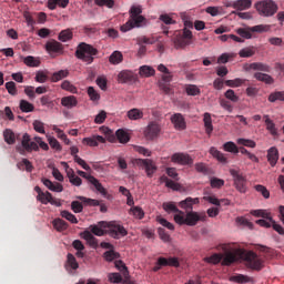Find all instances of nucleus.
<instances>
[{
    "mask_svg": "<svg viewBox=\"0 0 284 284\" xmlns=\"http://www.w3.org/2000/svg\"><path fill=\"white\" fill-rule=\"evenodd\" d=\"M109 63L112 65H119V63H123V53H121V51H113L109 57Z\"/></svg>",
    "mask_w": 284,
    "mask_h": 284,
    "instance_id": "obj_34",
    "label": "nucleus"
},
{
    "mask_svg": "<svg viewBox=\"0 0 284 284\" xmlns=\"http://www.w3.org/2000/svg\"><path fill=\"white\" fill-rule=\"evenodd\" d=\"M210 154H212L214 159H217L220 163H227V158H225V155L221 151H219L216 148L212 146L210 149Z\"/></svg>",
    "mask_w": 284,
    "mask_h": 284,
    "instance_id": "obj_44",
    "label": "nucleus"
},
{
    "mask_svg": "<svg viewBox=\"0 0 284 284\" xmlns=\"http://www.w3.org/2000/svg\"><path fill=\"white\" fill-rule=\"evenodd\" d=\"M69 72L68 70H60L58 72H54L51 77V81L53 83H58V81H61L62 79H65L68 77Z\"/></svg>",
    "mask_w": 284,
    "mask_h": 284,
    "instance_id": "obj_54",
    "label": "nucleus"
},
{
    "mask_svg": "<svg viewBox=\"0 0 284 284\" xmlns=\"http://www.w3.org/2000/svg\"><path fill=\"white\" fill-rule=\"evenodd\" d=\"M64 267L67 272H69V274L77 272V268L79 267V262H77V257H74L72 253H68Z\"/></svg>",
    "mask_w": 284,
    "mask_h": 284,
    "instance_id": "obj_18",
    "label": "nucleus"
},
{
    "mask_svg": "<svg viewBox=\"0 0 284 284\" xmlns=\"http://www.w3.org/2000/svg\"><path fill=\"white\" fill-rule=\"evenodd\" d=\"M254 189L256 190V192L262 194V196H264L265 199H270V191L264 185L257 184L254 186Z\"/></svg>",
    "mask_w": 284,
    "mask_h": 284,
    "instance_id": "obj_64",
    "label": "nucleus"
},
{
    "mask_svg": "<svg viewBox=\"0 0 284 284\" xmlns=\"http://www.w3.org/2000/svg\"><path fill=\"white\" fill-rule=\"evenodd\" d=\"M130 214H133L134 219H143V216H145V212H143V209H141L140 206H133L130 209Z\"/></svg>",
    "mask_w": 284,
    "mask_h": 284,
    "instance_id": "obj_56",
    "label": "nucleus"
},
{
    "mask_svg": "<svg viewBox=\"0 0 284 284\" xmlns=\"http://www.w3.org/2000/svg\"><path fill=\"white\" fill-rule=\"evenodd\" d=\"M72 37H74V34L72 33V30L65 29L59 33L58 39L59 41H62V43H65L68 41H72Z\"/></svg>",
    "mask_w": 284,
    "mask_h": 284,
    "instance_id": "obj_39",
    "label": "nucleus"
},
{
    "mask_svg": "<svg viewBox=\"0 0 284 284\" xmlns=\"http://www.w3.org/2000/svg\"><path fill=\"white\" fill-rule=\"evenodd\" d=\"M82 143L84 145H89L90 148H97L99 143H105V138L101 135H93L92 138H84Z\"/></svg>",
    "mask_w": 284,
    "mask_h": 284,
    "instance_id": "obj_20",
    "label": "nucleus"
},
{
    "mask_svg": "<svg viewBox=\"0 0 284 284\" xmlns=\"http://www.w3.org/2000/svg\"><path fill=\"white\" fill-rule=\"evenodd\" d=\"M254 79H256V81H262V83H266L267 85L274 83V78L267 73L257 72L254 74Z\"/></svg>",
    "mask_w": 284,
    "mask_h": 284,
    "instance_id": "obj_32",
    "label": "nucleus"
},
{
    "mask_svg": "<svg viewBox=\"0 0 284 284\" xmlns=\"http://www.w3.org/2000/svg\"><path fill=\"white\" fill-rule=\"evenodd\" d=\"M139 74L140 77L150 78V77H154V74H156V71L154 70V68L150 65H142L140 67Z\"/></svg>",
    "mask_w": 284,
    "mask_h": 284,
    "instance_id": "obj_37",
    "label": "nucleus"
},
{
    "mask_svg": "<svg viewBox=\"0 0 284 284\" xmlns=\"http://www.w3.org/2000/svg\"><path fill=\"white\" fill-rule=\"evenodd\" d=\"M158 39L154 37L148 38L145 36H142L140 38H138V44L139 45H143V43L145 45H154V43H156Z\"/></svg>",
    "mask_w": 284,
    "mask_h": 284,
    "instance_id": "obj_51",
    "label": "nucleus"
},
{
    "mask_svg": "<svg viewBox=\"0 0 284 284\" xmlns=\"http://www.w3.org/2000/svg\"><path fill=\"white\" fill-rule=\"evenodd\" d=\"M236 143L237 145H244V148H256V142H254V140L240 138Z\"/></svg>",
    "mask_w": 284,
    "mask_h": 284,
    "instance_id": "obj_58",
    "label": "nucleus"
},
{
    "mask_svg": "<svg viewBox=\"0 0 284 284\" xmlns=\"http://www.w3.org/2000/svg\"><path fill=\"white\" fill-rule=\"evenodd\" d=\"M79 101H77V97L69 95L61 99V105L68 108V110H72V108H77Z\"/></svg>",
    "mask_w": 284,
    "mask_h": 284,
    "instance_id": "obj_27",
    "label": "nucleus"
},
{
    "mask_svg": "<svg viewBox=\"0 0 284 284\" xmlns=\"http://www.w3.org/2000/svg\"><path fill=\"white\" fill-rule=\"evenodd\" d=\"M62 165H64V168H67V175H68L70 183L75 185V187L81 186L83 181L81 180V178H79V176H77V174H74V170L70 169V166L65 162H62Z\"/></svg>",
    "mask_w": 284,
    "mask_h": 284,
    "instance_id": "obj_16",
    "label": "nucleus"
},
{
    "mask_svg": "<svg viewBox=\"0 0 284 284\" xmlns=\"http://www.w3.org/2000/svg\"><path fill=\"white\" fill-rule=\"evenodd\" d=\"M191 39H192V31L187 28H184L182 37L176 38L174 40V43L176 48H185L186 45H190Z\"/></svg>",
    "mask_w": 284,
    "mask_h": 284,
    "instance_id": "obj_13",
    "label": "nucleus"
},
{
    "mask_svg": "<svg viewBox=\"0 0 284 284\" xmlns=\"http://www.w3.org/2000/svg\"><path fill=\"white\" fill-rule=\"evenodd\" d=\"M45 50L49 54H63V44L57 40H50L45 43Z\"/></svg>",
    "mask_w": 284,
    "mask_h": 284,
    "instance_id": "obj_15",
    "label": "nucleus"
},
{
    "mask_svg": "<svg viewBox=\"0 0 284 284\" xmlns=\"http://www.w3.org/2000/svg\"><path fill=\"white\" fill-rule=\"evenodd\" d=\"M201 215H199L196 212L191 211L186 213L183 212V214H175L174 215V221L178 223V225H189V226H194L201 221Z\"/></svg>",
    "mask_w": 284,
    "mask_h": 284,
    "instance_id": "obj_6",
    "label": "nucleus"
},
{
    "mask_svg": "<svg viewBox=\"0 0 284 284\" xmlns=\"http://www.w3.org/2000/svg\"><path fill=\"white\" fill-rule=\"evenodd\" d=\"M6 90L11 94V97H17L19 91L17 90V84L13 81L6 83Z\"/></svg>",
    "mask_w": 284,
    "mask_h": 284,
    "instance_id": "obj_62",
    "label": "nucleus"
},
{
    "mask_svg": "<svg viewBox=\"0 0 284 284\" xmlns=\"http://www.w3.org/2000/svg\"><path fill=\"white\" fill-rule=\"evenodd\" d=\"M53 227L57 230V232H64V230L68 229V222L61 220V219H55L53 220Z\"/></svg>",
    "mask_w": 284,
    "mask_h": 284,
    "instance_id": "obj_48",
    "label": "nucleus"
},
{
    "mask_svg": "<svg viewBox=\"0 0 284 284\" xmlns=\"http://www.w3.org/2000/svg\"><path fill=\"white\" fill-rule=\"evenodd\" d=\"M186 94H189V97H199L201 89L194 84H190L186 87Z\"/></svg>",
    "mask_w": 284,
    "mask_h": 284,
    "instance_id": "obj_60",
    "label": "nucleus"
},
{
    "mask_svg": "<svg viewBox=\"0 0 284 284\" xmlns=\"http://www.w3.org/2000/svg\"><path fill=\"white\" fill-rule=\"evenodd\" d=\"M225 99H227V101H231V103H239L240 99L239 95L236 94V92H234V90L229 89L226 90V92L224 93Z\"/></svg>",
    "mask_w": 284,
    "mask_h": 284,
    "instance_id": "obj_53",
    "label": "nucleus"
},
{
    "mask_svg": "<svg viewBox=\"0 0 284 284\" xmlns=\"http://www.w3.org/2000/svg\"><path fill=\"white\" fill-rule=\"evenodd\" d=\"M162 207L164 210V212H166L168 214H183V211L179 210V207L176 206V203L174 202H164L162 204Z\"/></svg>",
    "mask_w": 284,
    "mask_h": 284,
    "instance_id": "obj_30",
    "label": "nucleus"
},
{
    "mask_svg": "<svg viewBox=\"0 0 284 284\" xmlns=\"http://www.w3.org/2000/svg\"><path fill=\"white\" fill-rule=\"evenodd\" d=\"M159 72H162V81H164L163 83H172V79H174V75L172 74V72H170V69H168V67H165L164 64H160L158 67Z\"/></svg>",
    "mask_w": 284,
    "mask_h": 284,
    "instance_id": "obj_26",
    "label": "nucleus"
},
{
    "mask_svg": "<svg viewBox=\"0 0 284 284\" xmlns=\"http://www.w3.org/2000/svg\"><path fill=\"white\" fill-rule=\"evenodd\" d=\"M171 122L173 123L175 130H185L187 128L185 123V118H183V114L181 113H175L171 116Z\"/></svg>",
    "mask_w": 284,
    "mask_h": 284,
    "instance_id": "obj_17",
    "label": "nucleus"
},
{
    "mask_svg": "<svg viewBox=\"0 0 284 284\" xmlns=\"http://www.w3.org/2000/svg\"><path fill=\"white\" fill-rule=\"evenodd\" d=\"M251 70H257L260 72H270V65L262 62H253L250 64Z\"/></svg>",
    "mask_w": 284,
    "mask_h": 284,
    "instance_id": "obj_50",
    "label": "nucleus"
},
{
    "mask_svg": "<svg viewBox=\"0 0 284 284\" xmlns=\"http://www.w3.org/2000/svg\"><path fill=\"white\" fill-rule=\"evenodd\" d=\"M203 123L205 128V133L207 134V136H212V132H214V125H212V114L207 112L204 113Z\"/></svg>",
    "mask_w": 284,
    "mask_h": 284,
    "instance_id": "obj_25",
    "label": "nucleus"
},
{
    "mask_svg": "<svg viewBox=\"0 0 284 284\" xmlns=\"http://www.w3.org/2000/svg\"><path fill=\"white\" fill-rule=\"evenodd\" d=\"M36 142H32L30 139V134L24 133L22 136L21 145L26 152H39V145L43 142V140L39 136L34 138Z\"/></svg>",
    "mask_w": 284,
    "mask_h": 284,
    "instance_id": "obj_8",
    "label": "nucleus"
},
{
    "mask_svg": "<svg viewBox=\"0 0 284 284\" xmlns=\"http://www.w3.org/2000/svg\"><path fill=\"white\" fill-rule=\"evenodd\" d=\"M139 81V75L130 70H122L118 74V83H128L129 85H132V83H136Z\"/></svg>",
    "mask_w": 284,
    "mask_h": 284,
    "instance_id": "obj_10",
    "label": "nucleus"
},
{
    "mask_svg": "<svg viewBox=\"0 0 284 284\" xmlns=\"http://www.w3.org/2000/svg\"><path fill=\"white\" fill-rule=\"evenodd\" d=\"M42 183L51 192H61L63 190V185L61 183H59V182L53 183L52 181H50L49 179H45V178L42 179Z\"/></svg>",
    "mask_w": 284,
    "mask_h": 284,
    "instance_id": "obj_29",
    "label": "nucleus"
},
{
    "mask_svg": "<svg viewBox=\"0 0 284 284\" xmlns=\"http://www.w3.org/2000/svg\"><path fill=\"white\" fill-rule=\"evenodd\" d=\"M61 216L62 219H65L70 223H73V224L79 223V220H77V216L69 211H62Z\"/></svg>",
    "mask_w": 284,
    "mask_h": 284,
    "instance_id": "obj_59",
    "label": "nucleus"
},
{
    "mask_svg": "<svg viewBox=\"0 0 284 284\" xmlns=\"http://www.w3.org/2000/svg\"><path fill=\"white\" fill-rule=\"evenodd\" d=\"M171 161L178 163V165H192L194 163V160L187 153H174Z\"/></svg>",
    "mask_w": 284,
    "mask_h": 284,
    "instance_id": "obj_12",
    "label": "nucleus"
},
{
    "mask_svg": "<svg viewBox=\"0 0 284 284\" xmlns=\"http://www.w3.org/2000/svg\"><path fill=\"white\" fill-rule=\"evenodd\" d=\"M199 197H186L184 201H181L179 205L182 210H193V206L199 205Z\"/></svg>",
    "mask_w": 284,
    "mask_h": 284,
    "instance_id": "obj_23",
    "label": "nucleus"
},
{
    "mask_svg": "<svg viewBox=\"0 0 284 284\" xmlns=\"http://www.w3.org/2000/svg\"><path fill=\"white\" fill-rule=\"evenodd\" d=\"M3 138L6 143H8V145H14V143H17V138L14 136V132L10 129H7L3 131Z\"/></svg>",
    "mask_w": 284,
    "mask_h": 284,
    "instance_id": "obj_40",
    "label": "nucleus"
},
{
    "mask_svg": "<svg viewBox=\"0 0 284 284\" xmlns=\"http://www.w3.org/2000/svg\"><path fill=\"white\" fill-rule=\"evenodd\" d=\"M97 54H99V50L85 42L80 43L75 50L77 59H80V61H83L87 65L94 63V57H97Z\"/></svg>",
    "mask_w": 284,
    "mask_h": 284,
    "instance_id": "obj_4",
    "label": "nucleus"
},
{
    "mask_svg": "<svg viewBox=\"0 0 284 284\" xmlns=\"http://www.w3.org/2000/svg\"><path fill=\"white\" fill-rule=\"evenodd\" d=\"M229 172L231 176H233V183L237 192H241V194H245L247 192V179L245 178V175H243L241 170L236 169H230Z\"/></svg>",
    "mask_w": 284,
    "mask_h": 284,
    "instance_id": "obj_7",
    "label": "nucleus"
},
{
    "mask_svg": "<svg viewBox=\"0 0 284 284\" xmlns=\"http://www.w3.org/2000/svg\"><path fill=\"white\" fill-rule=\"evenodd\" d=\"M119 256H121V255L119 253H116L114 250H110V251L104 252V258L109 263H112V261L119 258Z\"/></svg>",
    "mask_w": 284,
    "mask_h": 284,
    "instance_id": "obj_61",
    "label": "nucleus"
},
{
    "mask_svg": "<svg viewBox=\"0 0 284 284\" xmlns=\"http://www.w3.org/2000/svg\"><path fill=\"white\" fill-rule=\"evenodd\" d=\"M126 116L130 121H139L143 118V111L140 109H131L128 111Z\"/></svg>",
    "mask_w": 284,
    "mask_h": 284,
    "instance_id": "obj_36",
    "label": "nucleus"
},
{
    "mask_svg": "<svg viewBox=\"0 0 284 284\" xmlns=\"http://www.w3.org/2000/svg\"><path fill=\"white\" fill-rule=\"evenodd\" d=\"M232 8H234L235 10H250V8H252V0H236L233 1Z\"/></svg>",
    "mask_w": 284,
    "mask_h": 284,
    "instance_id": "obj_28",
    "label": "nucleus"
},
{
    "mask_svg": "<svg viewBox=\"0 0 284 284\" xmlns=\"http://www.w3.org/2000/svg\"><path fill=\"white\" fill-rule=\"evenodd\" d=\"M246 81L245 79L236 78L234 80H225L224 83L227 88H241V85H245Z\"/></svg>",
    "mask_w": 284,
    "mask_h": 284,
    "instance_id": "obj_41",
    "label": "nucleus"
},
{
    "mask_svg": "<svg viewBox=\"0 0 284 284\" xmlns=\"http://www.w3.org/2000/svg\"><path fill=\"white\" fill-rule=\"evenodd\" d=\"M135 163L140 168H144L146 176H149V179H152L154 172H156V164L150 159H136Z\"/></svg>",
    "mask_w": 284,
    "mask_h": 284,
    "instance_id": "obj_11",
    "label": "nucleus"
},
{
    "mask_svg": "<svg viewBox=\"0 0 284 284\" xmlns=\"http://www.w3.org/2000/svg\"><path fill=\"white\" fill-rule=\"evenodd\" d=\"M48 203L55 205V207H61L62 205L61 200L54 199L52 193H48L47 197L42 201V205H48Z\"/></svg>",
    "mask_w": 284,
    "mask_h": 284,
    "instance_id": "obj_46",
    "label": "nucleus"
},
{
    "mask_svg": "<svg viewBox=\"0 0 284 284\" xmlns=\"http://www.w3.org/2000/svg\"><path fill=\"white\" fill-rule=\"evenodd\" d=\"M264 123L266 125V130L270 131V134H272V136H276V134H278V131L276 130V124L274 123V121H272V119H270V115H264Z\"/></svg>",
    "mask_w": 284,
    "mask_h": 284,
    "instance_id": "obj_31",
    "label": "nucleus"
},
{
    "mask_svg": "<svg viewBox=\"0 0 284 284\" xmlns=\"http://www.w3.org/2000/svg\"><path fill=\"white\" fill-rule=\"evenodd\" d=\"M23 63L24 65H28V68H39V65H41V61H39L38 59H36L32 55H28L23 59Z\"/></svg>",
    "mask_w": 284,
    "mask_h": 284,
    "instance_id": "obj_47",
    "label": "nucleus"
},
{
    "mask_svg": "<svg viewBox=\"0 0 284 284\" xmlns=\"http://www.w3.org/2000/svg\"><path fill=\"white\" fill-rule=\"evenodd\" d=\"M88 181H89V183H91V185H93V187L97 190V192L102 194V196H108V190H105V187H103V184H101V182H99V180L97 178L89 175Z\"/></svg>",
    "mask_w": 284,
    "mask_h": 284,
    "instance_id": "obj_21",
    "label": "nucleus"
},
{
    "mask_svg": "<svg viewBox=\"0 0 284 284\" xmlns=\"http://www.w3.org/2000/svg\"><path fill=\"white\" fill-rule=\"evenodd\" d=\"M158 265L160 267H179L180 263L178 257H159Z\"/></svg>",
    "mask_w": 284,
    "mask_h": 284,
    "instance_id": "obj_19",
    "label": "nucleus"
},
{
    "mask_svg": "<svg viewBox=\"0 0 284 284\" xmlns=\"http://www.w3.org/2000/svg\"><path fill=\"white\" fill-rule=\"evenodd\" d=\"M109 229V236L112 239H122V236H128V230L125 227L116 222H105L101 221L98 224L90 225L89 230L95 235V236H104L105 230Z\"/></svg>",
    "mask_w": 284,
    "mask_h": 284,
    "instance_id": "obj_2",
    "label": "nucleus"
},
{
    "mask_svg": "<svg viewBox=\"0 0 284 284\" xmlns=\"http://www.w3.org/2000/svg\"><path fill=\"white\" fill-rule=\"evenodd\" d=\"M231 283H240V284H245V283H251L252 277L243 274H235L230 277Z\"/></svg>",
    "mask_w": 284,
    "mask_h": 284,
    "instance_id": "obj_35",
    "label": "nucleus"
},
{
    "mask_svg": "<svg viewBox=\"0 0 284 284\" xmlns=\"http://www.w3.org/2000/svg\"><path fill=\"white\" fill-rule=\"evenodd\" d=\"M79 201H82L84 205H89L90 207H99L101 205V201L85 197V196H78Z\"/></svg>",
    "mask_w": 284,
    "mask_h": 284,
    "instance_id": "obj_45",
    "label": "nucleus"
},
{
    "mask_svg": "<svg viewBox=\"0 0 284 284\" xmlns=\"http://www.w3.org/2000/svg\"><path fill=\"white\" fill-rule=\"evenodd\" d=\"M225 152H231L232 154H239V146L232 141L223 144Z\"/></svg>",
    "mask_w": 284,
    "mask_h": 284,
    "instance_id": "obj_55",
    "label": "nucleus"
},
{
    "mask_svg": "<svg viewBox=\"0 0 284 284\" xmlns=\"http://www.w3.org/2000/svg\"><path fill=\"white\" fill-rule=\"evenodd\" d=\"M217 250L224 252V255L214 253L209 257H204V263L219 265L222 261V265L230 266L233 263H236L239 258H244L251 270H263V258L258 257V255L252 251L247 252L243 248H234L232 244H221Z\"/></svg>",
    "mask_w": 284,
    "mask_h": 284,
    "instance_id": "obj_1",
    "label": "nucleus"
},
{
    "mask_svg": "<svg viewBox=\"0 0 284 284\" xmlns=\"http://www.w3.org/2000/svg\"><path fill=\"white\" fill-rule=\"evenodd\" d=\"M241 59H250V57H254L256 54V49L254 47H247L239 52Z\"/></svg>",
    "mask_w": 284,
    "mask_h": 284,
    "instance_id": "obj_43",
    "label": "nucleus"
},
{
    "mask_svg": "<svg viewBox=\"0 0 284 284\" xmlns=\"http://www.w3.org/2000/svg\"><path fill=\"white\" fill-rule=\"evenodd\" d=\"M159 21H162L164 26H174L176 23V20L172 19L170 14L163 13L159 17Z\"/></svg>",
    "mask_w": 284,
    "mask_h": 284,
    "instance_id": "obj_57",
    "label": "nucleus"
},
{
    "mask_svg": "<svg viewBox=\"0 0 284 284\" xmlns=\"http://www.w3.org/2000/svg\"><path fill=\"white\" fill-rule=\"evenodd\" d=\"M115 136L119 143H122L123 145H125V143H130V134L123 129H119L115 132Z\"/></svg>",
    "mask_w": 284,
    "mask_h": 284,
    "instance_id": "obj_33",
    "label": "nucleus"
},
{
    "mask_svg": "<svg viewBox=\"0 0 284 284\" xmlns=\"http://www.w3.org/2000/svg\"><path fill=\"white\" fill-rule=\"evenodd\" d=\"M114 265H115L116 270H119V272H121L122 275L124 276L123 284H128V282L130 281V271H128V266H125V263H123V261L119 260V261L114 262Z\"/></svg>",
    "mask_w": 284,
    "mask_h": 284,
    "instance_id": "obj_22",
    "label": "nucleus"
},
{
    "mask_svg": "<svg viewBox=\"0 0 284 284\" xmlns=\"http://www.w3.org/2000/svg\"><path fill=\"white\" fill-rule=\"evenodd\" d=\"M88 94L91 101H100L101 99V94H99V92L94 90L93 87L88 88Z\"/></svg>",
    "mask_w": 284,
    "mask_h": 284,
    "instance_id": "obj_63",
    "label": "nucleus"
},
{
    "mask_svg": "<svg viewBox=\"0 0 284 284\" xmlns=\"http://www.w3.org/2000/svg\"><path fill=\"white\" fill-rule=\"evenodd\" d=\"M265 27L263 24L252 27L250 29L240 28L236 30L237 34L242 37V39H250L252 37V32H264Z\"/></svg>",
    "mask_w": 284,
    "mask_h": 284,
    "instance_id": "obj_14",
    "label": "nucleus"
},
{
    "mask_svg": "<svg viewBox=\"0 0 284 284\" xmlns=\"http://www.w3.org/2000/svg\"><path fill=\"white\" fill-rule=\"evenodd\" d=\"M252 216H257L261 219H265L266 221H272V214L267 212V210H253L251 211Z\"/></svg>",
    "mask_w": 284,
    "mask_h": 284,
    "instance_id": "obj_38",
    "label": "nucleus"
},
{
    "mask_svg": "<svg viewBox=\"0 0 284 284\" xmlns=\"http://www.w3.org/2000/svg\"><path fill=\"white\" fill-rule=\"evenodd\" d=\"M270 103H276V101H284V91H275L268 95Z\"/></svg>",
    "mask_w": 284,
    "mask_h": 284,
    "instance_id": "obj_52",
    "label": "nucleus"
},
{
    "mask_svg": "<svg viewBox=\"0 0 284 284\" xmlns=\"http://www.w3.org/2000/svg\"><path fill=\"white\" fill-rule=\"evenodd\" d=\"M161 135V124L155 121H152L148 124L144 130V136L146 141H154V139H159Z\"/></svg>",
    "mask_w": 284,
    "mask_h": 284,
    "instance_id": "obj_9",
    "label": "nucleus"
},
{
    "mask_svg": "<svg viewBox=\"0 0 284 284\" xmlns=\"http://www.w3.org/2000/svg\"><path fill=\"white\" fill-rule=\"evenodd\" d=\"M142 12L141 6H132L129 11L130 19L120 28L121 32H130L134 28H141L145 23V17L141 16Z\"/></svg>",
    "mask_w": 284,
    "mask_h": 284,
    "instance_id": "obj_3",
    "label": "nucleus"
},
{
    "mask_svg": "<svg viewBox=\"0 0 284 284\" xmlns=\"http://www.w3.org/2000/svg\"><path fill=\"white\" fill-rule=\"evenodd\" d=\"M203 199L204 201H207L209 203H211L212 205H216L217 207L221 206V203H224V205H230V200H219L216 199V196H204Z\"/></svg>",
    "mask_w": 284,
    "mask_h": 284,
    "instance_id": "obj_42",
    "label": "nucleus"
},
{
    "mask_svg": "<svg viewBox=\"0 0 284 284\" xmlns=\"http://www.w3.org/2000/svg\"><path fill=\"white\" fill-rule=\"evenodd\" d=\"M19 108L21 112H34V104L28 102V100H20Z\"/></svg>",
    "mask_w": 284,
    "mask_h": 284,
    "instance_id": "obj_49",
    "label": "nucleus"
},
{
    "mask_svg": "<svg viewBox=\"0 0 284 284\" xmlns=\"http://www.w3.org/2000/svg\"><path fill=\"white\" fill-rule=\"evenodd\" d=\"M267 161L272 168L278 163V149L276 146H272L267 151Z\"/></svg>",
    "mask_w": 284,
    "mask_h": 284,
    "instance_id": "obj_24",
    "label": "nucleus"
},
{
    "mask_svg": "<svg viewBox=\"0 0 284 284\" xmlns=\"http://www.w3.org/2000/svg\"><path fill=\"white\" fill-rule=\"evenodd\" d=\"M255 9L261 17H274L278 10V7L276 6L275 1L262 0L255 3Z\"/></svg>",
    "mask_w": 284,
    "mask_h": 284,
    "instance_id": "obj_5",
    "label": "nucleus"
}]
</instances>
